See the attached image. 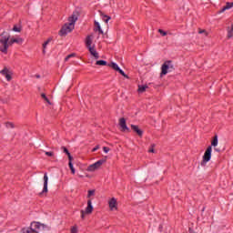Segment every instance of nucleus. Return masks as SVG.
Returning a JSON list of instances; mask_svg holds the SVG:
<instances>
[{"instance_id": "obj_39", "label": "nucleus", "mask_w": 233, "mask_h": 233, "mask_svg": "<svg viewBox=\"0 0 233 233\" xmlns=\"http://www.w3.org/2000/svg\"><path fill=\"white\" fill-rule=\"evenodd\" d=\"M85 214H86V211L85 210H81V218L82 219H85Z\"/></svg>"}, {"instance_id": "obj_2", "label": "nucleus", "mask_w": 233, "mask_h": 233, "mask_svg": "<svg viewBox=\"0 0 233 233\" xmlns=\"http://www.w3.org/2000/svg\"><path fill=\"white\" fill-rule=\"evenodd\" d=\"M45 224H41V222H32L30 228H24L22 229L23 233H39L41 230H45Z\"/></svg>"}, {"instance_id": "obj_46", "label": "nucleus", "mask_w": 233, "mask_h": 233, "mask_svg": "<svg viewBox=\"0 0 233 233\" xmlns=\"http://www.w3.org/2000/svg\"><path fill=\"white\" fill-rule=\"evenodd\" d=\"M1 50H3V48L0 47V52H1Z\"/></svg>"}, {"instance_id": "obj_45", "label": "nucleus", "mask_w": 233, "mask_h": 233, "mask_svg": "<svg viewBox=\"0 0 233 233\" xmlns=\"http://www.w3.org/2000/svg\"><path fill=\"white\" fill-rule=\"evenodd\" d=\"M202 212H205V208H202Z\"/></svg>"}, {"instance_id": "obj_18", "label": "nucleus", "mask_w": 233, "mask_h": 233, "mask_svg": "<svg viewBox=\"0 0 233 233\" xmlns=\"http://www.w3.org/2000/svg\"><path fill=\"white\" fill-rule=\"evenodd\" d=\"M110 68H113V70H116L117 72L119 70V66L117 64L111 62L110 64L107 65Z\"/></svg>"}, {"instance_id": "obj_40", "label": "nucleus", "mask_w": 233, "mask_h": 233, "mask_svg": "<svg viewBox=\"0 0 233 233\" xmlns=\"http://www.w3.org/2000/svg\"><path fill=\"white\" fill-rule=\"evenodd\" d=\"M99 150V145L96 146L93 149H92V152H96Z\"/></svg>"}, {"instance_id": "obj_4", "label": "nucleus", "mask_w": 233, "mask_h": 233, "mask_svg": "<svg viewBox=\"0 0 233 233\" xmlns=\"http://www.w3.org/2000/svg\"><path fill=\"white\" fill-rule=\"evenodd\" d=\"M210 159H212V146L208 147V148L206 149L202 158L201 166L203 167L207 165V163H208Z\"/></svg>"}, {"instance_id": "obj_36", "label": "nucleus", "mask_w": 233, "mask_h": 233, "mask_svg": "<svg viewBox=\"0 0 233 233\" xmlns=\"http://www.w3.org/2000/svg\"><path fill=\"white\" fill-rule=\"evenodd\" d=\"M6 127L7 128H14V124L10 123V122H7L6 123Z\"/></svg>"}, {"instance_id": "obj_10", "label": "nucleus", "mask_w": 233, "mask_h": 233, "mask_svg": "<svg viewBox=\"0 0 233 233\" xmlns=\"http://www.w3.org/2000/svg\"><path fill=\"white\" fill-rule=\"evenodd\" d=\"M89 53L91 54V56H93V57H95V59H99V53H97V51L96 50L95 46H91V47H87Z\"/></svg>"}, {"instance_id": "obj_12", "label": "nucleus", "mask_w": 233, "mask_h": 233, "mask_svg": "<svg viewBox=\"0 0 233 233\" xmlns=\"http://www.w3.org/2000/svg\"><path fill=\"white\" fill-rule=\"evenodd\" d=\"M94 211V206H92V200H87V207L86 208V214H92Z\"/></svg>"}, {"instance_id": "obj_28", "label": "nucleus", "mask_w": 233, "mask_h": 233, "mask_svg": "<svg viewBox=\"0 0 233 233\" xmlns=\"http://www.w3.org/2000/svg\"><path fill=\"white\" fill-rule=\"evenodd\" d=\"M110 19H111L110 16H108V15H103V21H104L105 23H108V21H109Z\"/></svg>"}, {"instance_id": "obj_31", "label": "nucleus", "mask_w": 233, "mask_h": 233, "mask_svg": "<svg viewBox=\"0 0 233 233\" xmlns=\"http://www.w3.org/2000/svg\"><path fill=\"white\" fill-rule=\"evenodd\" d=\"M71 57H76V54L72 53L68 55L67 56H66L65 61H68V59H70Z\"/></svg>"}, {"instance_id": "obj_44", "label": "nucleus", "mask_w": 233, "mask_h": 233, "mask_svg": "<svg viewBox=\"0 0 233 233\" xmlns=\"http://www.w3.org/2000/svg\"><path fill=\"white\" fill-rule=\"evenodd\" d=\"M215 151H216V152H219V149H218V148H215Z\"/></svg>"}, {"instance_id": "obj_24", "label": "nucleus", "mask_w": 233, "mask_h": 233, "mask_svg": "<svg viewBox=\"0 0 233 233\" xmlns=\"http://www.w3.org/2000/svg\"><path fill=\"white\" fill-rule=\"evenodd\" d=\"M218 145V135H216L211 142V147H216Z\"/></svg>"}, {"instance_id": "obj_16", "label": "nucleus", "mask_w": 233, "mask_h": 233, "mask_svg": "<svg viewBox=\"0 0 233 233\" xmlns=\"http://www.w3.org/2000/svg\"><path fill=\"white\" fill-rule=\"evenodd\" d=\"M61 149L63 150V152L65 154H66V156L68 157L69 161H72L73 157H72V155H70V151H68V148H66V147H62Z\"/></svg>"}, {"instance_id": "obj_13", "label": "nucleus", "mask_w": 233, "mask_h": 233, "mask_svg": "<svg viewBox=\"0 0 233 233\" xmlns=\"http://www.w3.org/2000/svg\"><path fill=\"white\" fill-rule=\"evenodd\" d=\"M117 200L115 198H112L109 200V208L111 210H114V208H117Z\"/></svg>"}, {"instance_id": "obj_23", "label": "nucleus", "mask_w": 233, "mask_h": 233, "mask_svg": "<svg viewBox=\"0 0 233 233\" xmlns=\"http://www.w3.org/2000/svg\"><path fill=\"white\" fill-rule=\"evenodd\" d=\"M69 168L72 172V174H76V168H74V164H72V160H69Z\"/></svg>"}, {"instance_id": "obj_33", "label": "nucleus", "mask_w": 233, "mask_h": 233, "mask_svg": "<svg viewBox=\"0 0 233 233\" xmlns=\"http://www.w3.org/2000/svg\"><path fill=\"white\" fill-rule=\"evenodd\" d=\"M103 151H104L106 154H108V152H110V147H103Z\"/></svg>"}, {"instance_id": "obj_6", "label": "nucleus", "mask_w": 233, "mask_h": 233, "mask_svg": "<svg viewBox=\"0 0 233 233\" xmlns=\"http://www.w3.org/2000/svg\"><path fill=\"white\" fill-rule=\"evenodd\" d=\"M170 68H174V66H172V61H166L161 66V76H167Z\"/></svg>"}, {"instance_id": "obj_43", "label": "nucleus", "mask_w": 233, "mask_h": 233, "mask_svg": "<svg viewBox=\"0 0 233 233\" xmlns=\"http://www.w3.org/2000/svg\"><path fill=\"white\" fill-rule=\"evenodd\" d=\"M36 79H39L41 77L40 75H35Z\"/></svg>"}, {"instance_id": "obj_8", "label": "nucleus", "mask_w": 233, "mask_h": 233, "mask_svg": "<svg viewBox=\"0 0 233 233\" xmlns=\"http://www.w3.org/2000/svg\"><path fill=\"white\" fill-rule=\"evenodd\" d=\"M119 127L122 128V132H130V128L127 126V119H125V117L119 119Z\"/></svg>"}, {"instance_id": "obj_41", "label": "nucleus", "mask_w": 233, "mask_h": 233, "mask_svg": "<svg viewBox=\"0 0 233 233\" xmlns=\"http://www.w3.org/2000/svg\"><path fill=\"white\" fill-rule=\"evenodd\" d=\"M97 32H99V34H101V35L104 34L103 29H98Z\"/></svg>"}, {"instance_id": "obj_42", "label": "nucleus", "mask_w": 233, "mask_h": 233, "mask_svg": "<svg viewBox=\"0 0 233 233\" xmlns=\"http://www.w3.org/2000/svg\"><path fill=\"white\" fill-rule=\"evenodd\" d=\"M152 147H154V145ZM148 152L154 153V147L150 148Z\"/></svg>"}, {"instance_id": "obj_22", "label": "nucleus", "mask_w": 233, "mask_h": 233, "mask_svg": "<svg viewBox=\"0 0 233 233\" xmlns=\"http://www.w3.org/2000/svg\"><path fill=\"white\" fill-rule=\"evenodd\" d=\"M41 97H42L43 99H45V101H46V103H48V105H52V103L50 102V99H48V97L46 96V95L45 93H42V94H41Z\"/></svg>"}, {"instance_id": "obj_37", "label": "nucleus", "mask_w": 233, "mask_h": 233, "mask_svg": "<svg viewBox=\"0 0 233 233\" xmlns=\"http://www.w3.org/2000/svg\"><path fill=\"white\" fill-rule=\"evenodd\" d=\"M198 34H205V35H207V30H205V29H199V30H198Z\"/></svg>"}, {"instance_id": "obj_20", "label": "nucleus", "mask_w": 233, "mask_h": 233, "mask_svg": "<svg viewBox=\"0 0 233 233\" xmlns=\"http://www.w3.org/2000/svg\"><path fill=\"white\" fill-rule=\"evenodd\" d=\"M233 37V24L231 25V27L228 28V38L230 39Z\"/></svg>"}, {"instance_id": "obj_32", "label": "nucleus", "mask_w": 233, "mask_h": 233, "mask_svg": "<svg viewBox=\"0 0 233 233\" xmlns=\"http://www.w3.org/2000/svg\"><path fill=\"white\" fill-rule=\"evenodd\" d=\"M158 32L162 35L163 37H165V35H167V32L164 31L163 29H158Z\"/></svg>"}, {"instance_id": "obj_7", "label": "nucleus", "mask_w": 233, "mask_h": 233, "mask_svg": "<svg viewBox=\"0 0 233 233\" xmlns=\"http://www.w3.org/2000/svg\"><path fill=\"white\" fill-rule=\"evenodd\" d=\"M48 193V174L45 173L44 174V187L42 192L39 193V196H43V194H47Z\"/></svg>"}, {"instance_id": "obj_35", "label": "nucleus", "mask_w": 233, "mask_h": 233, "mask_svg": "<svg viewBox=\"0 0 233 233\" xmlns=\"http://www.w3.org/2000/svg\"><path fill=\"white\" fill-rule=\"evenodd\" d=\"M46 156H48L49 157H52V156H54V152H52V151H46Z\"/></svg>"}, {"instance_id": "obj_3", "label": "nucleus", "mask_w": 233, "mask_h": 233, "mask_svg": "<svg viewBox=\"0 0 233 233\" xmlns=\"http://www.w3.org/2000/svg\"><path fill=\"white\" fill-rule=\"evenodd\" d=\"M2 37L0 38V43L1 45H3V48L1 49V52H3V54H7L8 53V43L10 41V34H8V32L4 31L1 34Z\"/></svg>"}, {"instance_id": "obj_38", "label": "nucleus", "mask_w": 233, "mask_h": 233, "mask_svg": "<svg viewBox=\"0 0 233 233\" xmlns=\"http://www.w3.org/2000/svg\"><path fill=\"white\" fill-rule=\"evenodd\" d=\"M71 233H77V228L76 227H73L71 228Z\"/></svg>"}, {"instance_id": "obj_29", "label": "nucleus", "mask_w": 233, "mask_h": 233, "mask_svg": "<svg viewBox=\"0 0 233 233\" xmlns=\"http://www.w3.org/2000/svg\"><path fill=\"white\" fill-rule=\"evenodd\" d=\"M95 26L96 27L95 30L97 32L98 30H101V25H99V22L95 21Z\"/></svg>"}, {"instance_id": "obj_14", "label": "nucleus", "mask_w": 233, "mask_h": 233, "mask_svg": "<svg viewBox=\"0 0 233 233\" xmlns=\"http://www.w3.org/2000/svg\"><path fill=\"white\" fill-rule=\"evenodd\" d=\"M233 7V3L231 2H228L226 4V5L224 7H222V9L220 10V14H223V12H225V10H230V8Z\"/></svg>"}, {"instance_id": "obj_1", "label": "nucleus", "mask_w": 233, "mask_h": 233, "mask_svg": "<svg viewBox=\"0 0 233 233\" xmlns=\"http://www.w3.org/2000/svg\"><path fill=\"white\" fill-rule=\"evenodd\" d=\"M68 21L69 23L63 25L59 32V35H61L62 37L66 35L67 34H70V32L74 30L76 21H77V16L72 15L71 16H69Z\"/></svg>"}, {"instance_id": "obj_15", "label": "nucleus", "mask_w": 233, "mask_h": 233, "mask_svg": "<svg viewBox=\"0 0 233 233\" xmlns=\"http://www.w3.org/2000/svg\"><path fill=\"white\" fill-rule=\"evenodd\" d=\"M86 48L92 47V35H87L86 38Z\"/></svg>"}, {"instance_id": "obj_19", "label": "nucleus", "mask_w": 233, "mask_h": 233, "mask_svg": "<svg viewBox=\"0 0 233 233\" xmlns=\"http://www.w3.org/2000/svg\"><path fill=\"white\" fill-rule=\"evenodd\" d=\"M96 65L97 66H108V63L105 60H98L96 62Z\"/></svg>"}, {"instance_id": "obj_26", "label": "nucleus", "mask_w": 233, "mask_h": 233, "mask_svg": "<svg viewBox=\"0 0 233 233\" xmlns=\"http://www.w3.org/2000/svg\"><path fill=\"white\" fill-rule=\"evenodd\" d=\"M95 194H96V190H94V189L88 190L87 198H92V196H94Z\"/></svg>"}, {"instance_id": "obj_25", "label": "nucleus", "mask_w": 233, "mask_h": 233, "mask_svg": "<svg viewBox=\"0 0 233 233\" xmlns=\"http://www.w3.org/2000/svg\"><path fill=\"white\" fill-rule=\"evenodd\" d=\"M116 72H119L123 76V77H126V79H128V76L127 74H125V71L120 69V67L118 68V70Z\"/></svg>"}, {"instance_id": "obj_30", "label": "nucleus", "mask_w": 233, "mask_h": 233, "mask_svg": "<svg viewBox=\"0 0 233 233\" xmlns=\"http://www.w3.org/2000/svg\"><path fill=\"white\" fill-rule=\"evenodd\" d=\"M13 32H21V26L14 25Z\"/></svg>"}, {"instance_id": "obj_34", "label": "nucleus", "mask_w": 233, "mask_h": 233, "mask_svg": "<svg viewBox=\"0 0 233 233\" xmlns=\"http://www.w3.org/2000/svg\"><path fill=\"white\" fill-rule=\"evenodd\" d=\"M5 77L7 81H12V76H10V74L7 73Z\"/></svg>"}, {"instance_id": "obj_21", "label": "nucleus", "mask_w": 233, "mask_h": 233, "mask_svg": "<svg viewBox=\"0 0 233 233\" xmlns=\"http://www.w3.org/2000/svg\"><path fill=\"white\" fill-rule=\"evenodd\" d=\"M147 88H148V86H138V92H146Z\"/></svg>"}, {"instance_id": "obj_27", "label": "nucleus", "mask_w": 233, "mask_h": 233, "mask_svg": "<svg viewBox=\"0 0 233 233\" xmlns=\"http://www.w3.org/2000/svg\"><path fill=\"white\" fill-rule=\"evenodd\" d=\"M0 74L5 76L8 74V68L5 67L3 70L0 71Z\"/></svg>"}, {"instance_id": "obj_11", "label": "nucleus", "mask_w": 233, "mask_h": 233, "mask_svg": "<svg viewBox=\"0 0 233 233\" xmlns=\"http://www.w3.org/2000/svg\"><path fill=\"white\" fill-rule=\"evenodd\" d=\"M23 38H12L8 43V46L14 45V43H16L17 45H23Z\"/></svg>"}, {"instance_id": "obj_5", "label": "nucleus", "mask_w": 233, "mask_h": 233, "mask_svg": "<svg viewBox=\"0 0 233 233\" xmlns=\"http://www.w3.org/2000/svg\"><path fill=\"white\" fill-rule=\"evenodd\" d=\"M104 163H106V158H102L87 167V172H96V170H97V168L104 165Z\"/></svg>"}, {"instance_id": "obj_17", "label": "nucleus", "mask_w": 233, "mask_h": 233, "mask_svg": "<svg viewBox=\"0 0 233 233\" xmlns=\"http://www.w3.org/2000/svg\"><path fill=\"white\" fill-rule=\"evenodd\" d=\"M50 41H52V38H48L44 44H43V54H46V46L50 44Z\"/></svg>"}, {"instance_id": "obj_9", "label": "nucleus", "mask_w": 233, "mask_h": 233, "mask_svg": "<svg viewBox=\"0 0 233 233\" xmlns=\"http://www.w3.org/2000/svg\"><path fill=\"white\" fill-rule=\"evenodd\" d=\"M131 130L137 134L139 137H143V130L139 128V126H136L134 124L131 125Z\"/></svg>"}]
</instances>
